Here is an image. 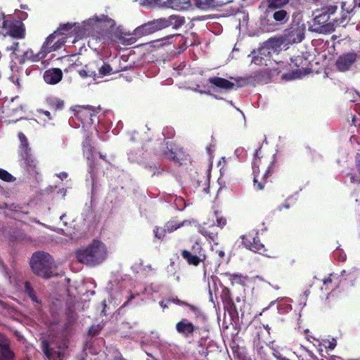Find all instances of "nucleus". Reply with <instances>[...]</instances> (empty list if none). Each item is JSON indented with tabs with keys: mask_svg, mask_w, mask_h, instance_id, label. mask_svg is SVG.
I'll return each instance as SVG.
<instances>
[{
	"mask_svg": "<svg viewBox=\"0 0 360 360\" xmlns=\"http://www.w3.org/2000/svg\"><path fill=\"white\" fill-rule=\"evenodd\" d=\"M360 8V0H334L326 3L314 19L320 32L331 33L335 27L345 26Z\"/></svg>",
	"mask_w": 360,
	"mask_h": 360,
	"instance_id": "nucleus-1",
	"label": "nucleus"
},
{
	"mask_svg": "<svg viewBox=\"0 0 360 360\" xmlns=\"http://www.w3.org/2000/svg\"><path fill=\"white\" fill-rule=\"evenodd\" d=\"M290 0H264L266 8L261 15L259 24L266 30L271 31L276 26L286 24L290 19V12L288 6Z\"/></svg>",
	"mask_w": 360,
	"mask_h": 360,
	"instance_id": "nucleus-2",
	"label": "nucleus"
},
{
	"mask_svg": "<svg viewBox=\"0 0 360 360\" xmlns=\"http://www.w3.org/2000/svg\"><path fill=\"white\" fill-rule=\"evenodd\" d=\"M185 23L184 17L172 15L168 18H158L146 22L134 30V35L139 39L143 36L153 34L162 29L172 27L174 30L181 27Z\"/></svg>",
	"mask_w": 360,
	"mask_h": 360,
	"instance_id": "nucleus-3",
	"label": "nucleus"
},
{
	"mask_svg": "<svg viewBox=\"0 0 360 360\" xmlns=\"http://www.w3.org/2000/svg\"><path fill=\"white\" fill-rule=\"evenodd\" d=\"M75 255L77 259L80 263L94 266L101 264L105 259L107 250L103 242L98 240H94L85 248L77 250Z\"/></svg>",
	"mask_w": 360,
	"mask_h": 360,
	"instance_id": "nucleus-4",
	"label": "nucleus"
},
{
	"mask_svg": "<svg viewBox=\"0 0 360 360\" xmlns=\"http://www.w3.org/2000/svg\"><path fill=\"white\" fill-rule=\"evenodd\" d=\"M30 266L33 272L40 277L49 278L58 276L53 257L44 251H38L32 255Z\"/></svg>",
	"mask_w": 360,
	"mask_h": 360,
	"instance_id": "nucleus-5",
	"label": "nucleus"
},
{
	"mask_svg": "<svg viewBox=\"0 0 360 360\" xmlns=\"http://www.w3.org/2000/svg\"><path fill=\"white\" fill-rule=\"evenodd\" d=\"M242 245L248 250L267 257H270L269 250L262 243L259 237V232L250 231L240 236Z\"/></svg>",
	"mask_w": 360,
	"mask_h": 360,
	"instance_id": "nucleus-6",
	"label": "nucleus"
},
{
	"mask_svg": "<svg viewBox=\"0 0 360 360\" xmlns=\"http://www.w3.org/2000/svg\"><path fill=\"white\" fill-rule=\"evenodd\" d=\"M358 58V53L354 50L342 53L335 61V68L340 72H348L357 62Z\"/></svg>",
	"mask_w": 360,
	"mask_h": 360,
	"instance_id": "nucleus-7",
	"label": "nucleus"
},
{
	"mask_svg": "<svg viewBox=\"0 0 360 360\" xmlns=\"http://www.w3.org/2000/svg\"><path fill=\"white\" fill-rule=\"evenodd\" d=\"M305 27L304 24L292 23L283 34V41L286 44L301 42L304 38Z\"/></svg>",
	"mask_w": 360,
	"mask_h": 360,
	"instance_id": "nucleus-8",
	"label": "nucleus"
},
{
	"mask_svg": "<svg viewBox=\"0 0 360 360\" xmlns=\"http://www.w3.org/2000/svg\"><path fill=\"white\" fill-rule=\"evenodd\" d=\"M99 110L100 108H96L91 105L78 106L75 115L81 121L82 127H85L94 123Z\"/></svg>",
	"mask_w": 360,
	"mask_h": 360,
	"instance_id": "nucleus-9",
	"label": "nucleus"
},
{
	"mask_svg": "<svg viewBox=\"0 0 360 360\" xmlns=\"http://www.w3.org/2000/svg\"><path fill=\"white\" fill-rule=\"evenodd\" d=\"M58 33V31H54L46 39L42 44L41 49L45 56L51 52L60 49L65 44V37H60Z\"/></svg>",
	"mask_w": 360,
	"mask_h": 360,
	"instance_id": "nucleus-10",
	"label": "nucleus"
},
{
	"mask_svg": "<svg viewBox=\"0 0 360 360\" xmlns=\"http://www.w3.org/2000/svg\"><path fill=\"white\" fill-rule=\"evenodd\" d=\"M176 332L184 338H190L193 333L199 330V327L187 319L183 318L179 321L175 326Z\"/></svg>",
	"mask_w": 360,
	"mask_h": 360,
	"instance_id": "nucleus-11",
	"label": "nucleus"
},
{
	"mask_svg": "<svg viewBox=\"0 0 360 360\" xmlns=\"http://www.w3.org/2000/svg\"><path fill=\"white\" fill-rule=\"evenodd\" d=\"M6 34L15 39H24L25 37V25L20 20H15L7 23Z\"/></svg>",
	"mask_w": 360,
	"mask_h": 360,
	"instance_id": "nucleus-12",
	"label": "nucleus"
},
{
	"mask_svg": "<svg viewBox=\"0 0 360 360\" xmlns=\"http://www.w3.org/2000/svg\"><path fill=\"white\" fill-rule=\"evenodd\" d=\"M265 168L264 172H255L253 174L254 188L257 191H262L265 187L267 182V179L271 175V169L269 168L267 165H264Z\"/></svg>",
	"mask_w": 360,
	"mask_h": 360,
	"instance_id": "nucleus-13",
	"label": "nucleus"
},
{
	"mask_svg": "<svg viewBox=\"0 0 360 360\" xmlns=\"http://www.w3.org/2000/svg\"><path fill=\"white\" fill-rule=\"evenodd\" d=\"M260 155L261 148H259L257 149L254 153V158L252 164V172H264L265 168H264V165H267L268 167L271 169L272 161L269 160L267 158Z\"/></svg>",
	"mask_w": 360,
	"mask_h": 360,
	"instance_id": "nucleus-14",
	"label": "nucleus"
},
{
	"mask_svg": "<svg viewBox=\"0 0 360 360\" xmlns=\"http://www.w3.org/2000/svg\"><path fill=\"white\" fill-rule=\"evenodd\" d=\"M23 160L24 168L26 169V171L29 173L30 175L37 178V176L39 174V167L38 165L37 161L30 153L25 154Z\"/></svg>",
	"mask_w": 360,
	"mask_h": 360,
	"instance_id": "nucleus-15",
	"label": "nucleus"
},
{
	"mask_svg": "<svg viewBox=\"0 0 360 360\" xmlns=\"http://www.w3.org/2000/svg\"><path fill=\"white\" fill-rule=\"evenodd\" d=\"M41 349L49 360H62L64 356L63 352L51 347L48 340L41 341Z\"/></svg>",
	"mask_w": 360,
	"mask_h": 360,
	"instance_id": "nucleus-16",
	"label": "nucleus"
},
{
	"mask_svg": "<svg viewBox=\"0 0 360 360\" xmlns=\"http://www.w3.org/2000/svg\"><path fill=\"white\" fill-rule=\"evenodd\" d=\"M45 57L41 49L37 53H34L32 49H29L24 51L22 55L18 56L16 58H18L19 63L23 64L27 61L37 62L44 59Z\"/></svg>",
	"mask_w": 360,
	"mask_h": 360,
	"instance_id": "nucleus-17",
	"label": "nucleus"
},
{
	"mask_svg": "<svg viewBox=\"0 0 360 360\" xmlns=\"http://www.w3.org/2000/svg\"><path fill=\"white\" fill-rule=\"evenodd\" d=\"M233 1L234 0H194V2L197 8L205 10L222 6Z\"/></svg>",
	"mask_w": 360,
	"mask_h": 360,
	"instance_id": "nucleus-18",
	"label": "nucleus"
},
{
	"mask_svg": "<svg viewBox=\"0 0 360 360\" xmlns=\"http://www.w3.org/2000/svg\"><path fill=\"white\" fill-rule=\"evenodd\" d=\"M198 231L210 241L215 242L218 239L219 229L214 224L207 225V224H204L199 227Z\"/></svg>",
	"mask_w": 360,
	"mask_h": 360,
	"instance_id": "nucleus-19",
	"label": "nucleus"
},
{
	"mask_svg": "<svg viewBox=\"0 0 360 360\" xmlns=\"http://www.w3.org/2000/svg\"><path fill=\"white\" fill-rule=\"evenodd\" d=\"M63 78L62 70L59 68H52L45 71L44 74V81L49 84H56Z\"/></svg>",
	"mask_w": 360,
	"mask_h": 360,
	"instance_id": "nucleus-20",
	"label": "nucleus"
},
{
	"mask_svg": "<svg viewBox=\"0 0 360 360\" xmlns=\"http://www.w3.org/2000/svg\"><path fill=\"white\" fill-rule=\"evenodd\" d=\"M181 255L182 258L189 264L192 266H197L200 264V262H204L207 258L206 256L200 255H193L188 252V250H183L181 252Z\"/></svg>",
	"mask_w": 360,
	"mask_h": 360,
	"instance_id": "nucleus-21",
	"label": "nucleus"
},
{
	"mask_svg": "<svg viewBox=\"0 0 360 360\" xmlns=\"http://www.w3.org/2000/svg\"><path fill=\"white\" fill-rule=\"evenodd\" d=\"M208 82L216 87L224 89L226 91L232 90L235 87V84L226 79L212 77L208 79Z\"/></svg>",
	"mask_w": 360,
	"mask_h": 360,
	"instance_id": "nucleus-22",
	"label": "nucleus"
},
{
	"mask_svg": "<svg viewBox=\"0 0 360 360\" xmlns=\"http://www.w3.org/2000/svg\"><path fill=\"white\" fill-rule=\"evenodd\" d=\"M167 147L164 150V154L167 159L172 161L175 165H181V152L180 150H174L172 147L173 143L167 142Z\"/></svg>",
	"mask_w": 360,
	"mask_h": 360,
	"instance_id": "nucleus-23",
	"label": "nucleus"
},
{
	"mask_svg": "<svg viewBox=\"0 0 360 360\" xmlns=\"http://www.w3.org/2000/svg\"><path fill=\"white\" fill-rule=\"evenodd\" d=\"M165 5L168 8L181 11L188 9L191 6V0H167Z\"/></svg>",
	"mask_w": 360,
	"mask_h": 360,
	"instance_id": "nucleus-24",
	"label": "nucleus"
},
{
	"mask_svg": "<svg viewBox=\"0 0 360 360\" xmlns=\"http://www.w3.org/2000/svg\"><path fill=\"white\" fill-rule=\"evenodd\" d=\"M225 275L229 278L232 285L238 284L242 286H245L249 281L248 276H243L240 274L226 273Z\"/></svg>",
	"mask_w": 360,
	"mask_h": 360,
	"instance_id": "nucleus-25",
	"label": "nucleus"
},
{
	"mask_svg": "<svg viewBox=\"0 0 360 360\" xmlns=\"http://www.w3.org/2000/svg\"><path fill=\"white\" fill-rule=\"evenodd\" d=\"M294 353L297 355L298 360L317 359L314 353L303 345H300L298 350Z\"/></svg>",
	"mask_w": 360,
	"mask_h": 360,
	"instance_id": "nucleus-26",
	"label": "nucleus"
},
{
	"mask_svg": "<svg viewBox=\"0 0 360 360\" xmlns=\"http://www.w3.org/2000/svg\"><path fill=\"white\" fill-rule=\"evenodd\" d=\"M117 39L123 45H131L139 39L138 37L134 35V31L132 33L120 32L117 35Z\"/></svg>",
	"mask_w": 360,
	"mask_h": 360,
	"instance_id": "nucleus-27",
	"label": "nucleus"
},
{
	"mask_svg": "<svg viewBox=\"0 0 360 360\" xmlns=\"http://www.w3.org/2000/svg\"><path fill=\"white\" fill-rule=\"evenodd\" d=\"M75 26L76 23L68 22L60 25L56 31L59 32L58 35L60 37H65L66 39L68 36L73 34V32L75 31Z\"/></svg>",
	"mask_w": 360,
	"mask_h": 360,
	"instance_id": "nucleus-28",
	"label": "nucleus"
},
{
	"mask_svg": "<svg viewBox=\"0 0 360 360\" xmlns=\"http://www.w3.org/2000/svg\"><path fill=\"white\" fill-rule=\"evenodd\" d=\"M190 224H191V221H189L188 220H184L182 221H179L174 219L170 221H168L166 223L165 227L166 228L167 232L172 233L182 226H184L186 225H190Z\"/></svg>",
	"mask_w": 360,
	"mask_h": 360,
	"instance_id": "nucleus-29",
	"label": "nucleus"
},
{
	"mask_svg": "<svg viewBox=\"0 0 360 360\" xmlns=\"http://www.w3.org/2000/svg\"><path fill=\"white\" fill-rule=\"evenodd\" d=\"M172 301L177 305L187 307L190 311H191L193 313H194V314L195 315L196 317H199L201 315H202V312L201 309H200V307L195 306L193 304H189L185 301L181 300L177 297L175 298H173L172 300Z\"/></svg>",
	"mask_w": 360,
	"mask_h": 360,
	"instance_id": "nucleus-30",
	"label": "nucleus"
},
{
	"mask_svg": "<svg viewBox=\"0 0 360 360\" xmlns=\"http://www.w3.org/2000/svg\"><path fill=\"white\" fill-rule=\"evenodd\" d=\"M14 353L11 350L10 343H0V360H11Z\"/></svg>",
	"mask_w": 360,
	"mask_h": 360,
	"instance_id": "nucleus-31",
	"label": "nucleus"
},
{
	"mask_svg": "<svg viewBox=\"0 0 360 360\" xmlns=\"http://www.w3.org/2000/svg\"><path fill=\"white\" fill-rule=\"evenodd\" d=\"M46 103L48 106L55 111L61 110L64 108V101L60 98H48Z\"/></svg>",
	"mask_w": 360,
	"mask_h": 360,
	"instance_id": "nucleus-32",
	"label": "nucleus"
},
{
	"mask_svg": "<svg viewBox=\"0 0 360 360\" xmlns=\"http://www.w3.org/2000/svg\"><path fill=\"white\" fill-rule=\"evenodd\" d=\"M25 292L32 300L33 302L40 303V301L37 298L34 288H32L31 283L29 281H26L25 283Z\"/></svg>",
	"mask_w": 360,
	"mask_h": 360,
	"instance_id": "nucleus-33",
	"label": "nucleus"
},
{
	"mask_svg": "<svg viewBox=\"0 0 360 360\" xmlns=\"http://www.w3.org/2000/svg\"><path fill=\"white\" fill-rule=\"evenodd\" d=\"M188 252L193 255H200L206 256L205 250L203 249L202 245L198 242L195 241V243L191 246V250H188Z\"/></svg>",
	"mask_w": 360,
	"mask_h": 360,
	"instance_id": "nucleus-34",
	"label": "nucleus"
},
{
	"mask_svg": "<svg viewBox=\"0 0 360 360\" xmlns=\"http://www.w3.org/2000/svg\"><path fill=\"white\" fill-rule=\"evenodd\" d=\"M167 232V231L165 227H161L158 226H155V228L153 229V234L155 239L159 241H162Z\"/></svg>",
	"mask_w": 360,
	"mask_h": 360,
	"instance_id": "nucleus-35",
	"label": "nucleus"
},
{
	"mask_svg": "<svg viewBox=\"0 0 360 360\" xmlns=\"http://www.w3.org/2000/svg\"><path fill=\"white\" fill-rule=\"evenodd\" d=\"M285 41H283V35L280 38H271L266 42L267 47L278 48Z\"/></svg>",
	"mask_w": 360,
	"mask_h": 360,
	"instance_id": "nucleus-36",
	"label": "nucleus"
},
{
	"mask_svg": "<svg viewBox=\"0 0 360 360\" xmlns=\"http://www.w3.org/2000/svg\"><path fill=\"white\" fill-rule=\"evenodd\" d=\"M18 136L20 142V148L24 150L25 154L30 153V148L26 136L22 132H19Z\"/></svg>",
	"mask_w": 360,
	"mask_h": 360,
	"instance_id": "nucleus-37",
	"label": "nucleus"
},
{
	"mask_svg": "<svg viewBox=\"0 0 360 360\" xmlns=\"http://www.w3.org/2000/svg\"><path fill=\"white\" fill-rule=\"evenodd\" d=\"M214 217L217 223L216 226L221 229L226 224V219L223 216L221 212L218 210L214 211Z\"/></svg>",
	"mask_w": 360,
	"mask_h": 360,
	"instance_id": "nucleus-38",
	"label": "nucleus"
},
{
	"mask_svg": "<svg viewBox=\"0 0 360 360\" xmlns=\"http://www.w3.org/2000/svg\"><path fill=\"white\" fill-rule=\"evenodd\" d=\"M295 204L296 198H295L293 196H290L285 200L283 205L278 207V210L279 211H281L283 208L288 210L294 207Z\"/></svg>",
	"mask_w": 360,
	"mask_h": 360,
	"instance_id": "nucleus-39",
	"label": "nucleus"
},
{
	"mask_svg": "<svg viewBox=\"0 0 360 360\" xmlns=\"http://www.w3.org/2000/svg\"><path fill=\"white\" fill-rule=\"evenodd\" d=\"M0 179L6 182H13L15 178L8 171L0 168Z\"/></svg>",
	"mask_w": 360,
	"mask_h": 360,
	"instance_id": "nucleus-40",
	"label": "nucleus"
},
{
	"mask_svg": "<svg viewBox=\"0 0 360 360\" xmlns=\"http://www.w3.org/2000/svg\"><path fill=\"white\" fill-rule=\"evenodd\" d=\"M112 72L111 66L108 63H103L101 67L98 68V73L101 76H105L110 75Z\"/></svg>",
	"mask_w": 360,
	"mask_h": 360,
	"instance_id": "nucleus-41",
	"label": "nucleus"
},
{
	"mask_svg": "<svg viewBox=\"0 0 360 360\" xmlns=\"http://www.w3.org/2000/svg\"><path fill=\"white\" fill-rule=\"evenodd\" d=\"M290 60L297 68H302L303 63H307V59L302 56H294L290 58Z\"/></svg>",
	"mask_w": 360,
	"mask_h": 360,
	"instance_id": "nucleus-42",
	"label": "nucleus"
},
{
	"mask_svg": "<svg viewBox=\"0 0 360 360\" xmlns=\"http://www.w3.org/2000/svg\"><path fill=\"white\" fill-rule=\"evenodd\" d=\"M86 69H82L79 70V75L82 77H96V73L94 70H91L89 69L88 65H85Z\"/></svg>",
	"mask_w": 360,
	"mask_h": 360,
	"instance_id": "nucleus-43",
	"label": "nucleus"
},
{
	"mask_svg": "<svg viewBox=\"0 0 360 360\" xmlns=\"http://www.w3.org/2000/svg\"><path fill=\"white\" fill-rule=\"evenodd\" d=\"M277 309L281 314L288 313L292 309L290 304L286 303H279L277 305Z\"/></svg>",
	"mask_w": 360,
	"mask_h": 360,
	"instance_id": "nucleus-44",
	"label": "nucleus"
},
{
	"mask_svg": "<svg viewBox=\"0 0 360 360\" xmlns=\"http://www.w3.org/2000/svg\"><path fill=\"white\" fill-rule=\"evenodd\" d=\"M335 277V275H333V274H330L327 278L323 279V285L325 286L326 289H330V288L333 289L334 288L336 287V285H335L334 287L329 286L333 283Z\"/></svg>",
	"mask_w": 360,
	"mask_h": 360,
	"instance_id": "nucleus-45",
	"label": "nucleus"
},
{
	"mask_svg": "<svg viewBox=\"0 0 360 360\" xmlns=\"http://www.w3.org/2000/svg\"><path fill=\"white\" fill-rule=\"evenodd\" d=\"M266 58L261 56H255L252 58V63L257 65H266Z\"/></svg>",
	"mask_w": 360,
	"mask_h": 360,
	"instance_id": "nucleus-46",
	"label": "nucleus"
},
{
	"mask_svg": "<svg viewBox=\"0 0 360 360\" xmlns=\"http://www.w3.org/2000/svg\"><path fill=\"white\" fill-rule=\"evenodd\" d=\"M18 48H19V43L18 42H13V44L11 46H8L6 48V50L12 51V53L15 55L16 57H18V56H19L18 53V52L19 51V49Z\"/></svg>",
	"mask_w": 360,
	"mask_h": 360,
	"instance_id": "nucleus-47",
	"label": "nucleus"
},
{
	"mask_svg": "<svg viewBox=\"0 0 360 360\" xmlns=\"http://www.w3.org/2000/svg\"><path fill=\"white\" fill-rule=\"evenodd\" d=\"M257 56H261L266 58V60L269 59L270 58V51L267 50V48L262 47L259 49Z\"/></svg>",
	"mask_w": 360,
	"mask_h": 360,
	"instance_id": "nucleus-48",
	"label": "nucleus"
},
{
	"mask_svg": "<svg viewBox=\"0 0 360 360\" xmlns=\"http://www.w3.org/2000/svg\"><path fill=\"white\" fill-rule=\"evenodd\" d=\"M94 20L98 22H110L111 19L106 15H101L100 16H94Z\"/></svg>",
	"mask_w": 360,
	"mask_h": 360,
	"instance_id": "nucleus-49",
	"label": "nucleus"
},
{
	"mask_svg": "<svg viewBox=\"0 0 360 360\" xmlns=\"http://www.w3.org/2000/svg\"><path fill=\"white\" fill-rule=\"evenodd\" d=\"M272 349V354L273 355L278 359V360H290L285 357H284L281 352L278 351V349L274 348V347H271Z\"/></svg>",
	"mask_w": 360,
	"mask_h": 360,
	"instance_id": "nucleus-50",
	"label": "nucleus"
},
{
	"mask_svg": "<svg viewBox=\"0 0 360 360\" xmlns=\"http://www.w3.org/2000/svg\"><path fill=\"white\" fill-rule=\"evenodd\" d=\"M8 23V20L5 19V15L4 13L0 12V28H6Z\"/></svg>",
	"mask_w": 360,
	"mask_h": 360,
	"instance_id": "nucleus-51",
	"label": "nucleus"
},
{
	"mask_svg": "<svg viewBox=\"0 0 360 360\" xmlns=\"http://www.w3.org/2000/svg\"><path fill=\"white\" fill-rule=\"evenodd\" d=\"M37 112L39 114L45 115L48 118L49 120H52V117H51V113H50L49 111L45 110H43V109H39V110H37Z\"/></svg>",
	"mask_w": 360,
	"mask_h": 360,
	"instance_id": "nucleus-52",
	"label": "nucleus"
},
{
	"mask_svg": "<svg viewBox=\"0 0 360 360\" xmlns=\"http://www.w3.org/2000/svg\"><path fill=\"white\" fill-rule=\"evenodd\" d=\"M350 182L353 184H360V178H356L355 176L351 174Z\"/></svg>",
	"mask_w": 360,
	"mask_h": 360,
	"instance_id": "nucleus-53",
	"label": "nucleus"
},
{
	"mask_svg": "<svg viewBox=\"0 0 360 360\" xmlns=\"http://www.w3.org/2000/svg\"><path fill=\"white\" fill-rule=\"evenodd\" d=\"M0 343H9L8 338L2 333H0Z\"/></svg>",
	"mask_w": 360,
	"mask_h": 360,
	"instance_id": "nucleus-54",
	"label": "nucleus"
},
{
	"mask_svg": "<svg viewBox=\"0 0 360 360\" xmlns=\"http://www.w3.org/2000/svg\"><path fill=\"white\" fill-rule=\"evenodd\" d=\"M216 254H217L219 259H223L225 256V252L222 250H216Z\"/></svg>",
	"mask_w": 360,
	"mask_h": 360,
	"instance_id": "nucleus-55",
	"label": "nucleus"
},
{
	"mask_svg": "<svg viewBox=\"0 0 360 360\" xmlns=\"http://www.w3.org/2000/svg\"><path fill=\"white\" fill-rule=\"evenodd\" d=\"M223 295L225 297L226 300H230V290L228 288L224 289Z\"/></svg>",
	"mask_w": 360,
	"mask_h": 360,
	"instance_id": "nucleus-56",
	"label": "nucleus"
},
{
	"mask_svg": "<svg viewBox=\"0 0 360 360\" xmlns=\"http://www.w3.org/2000/svg\"><path fill=\"white\" fill-rule=\"evenodd\" d=\"M336 345L335 342H329L328 345L326 346V347L329 348L330 349H333Z\"/></svg>",
	"mask_w": 360,
	"mask_h": 360,
	"instance_id": "nucleus-57",
	"label": "nucleus"
},
{
	"mask_svg": "<svg viewBox=\"0 0 360 360\" xmlns=\"http://www.w3.org/2000/svg\"><path fill=\"white\" fill-rule=\"evenodd\" d=\"M339 259V261H340V262H344V261H345V259H346V255H345V254H344V255H341L340 256V257H339V259Z\"/></svg>",
	"mask_w": 360,
	"mask_h": 360,
	"instance_id": "nucleus-58",
	"label": "nucleus"
},
{
	"mask_svg": "<svg viewBox=\"0 0 360 360\" xmlns=\"http://www.w3.org/2000/svg\"><path fill=\"white\" fill-rule=\"evenodd\" d=\"M160 305L163 309L167 308V306L165 304L164 301L160 302Z\"/></svg>",
	"mask_w": 360,
	"mask_h": 360,
	"instance_id": "nucleus-59",
	"label": "nucleus"
},
{
	"mask_svg": "<svg viewBox=\"0 0 360 360\" xmlns=\"http://www.w3.org/2000/svg\"><path fill=\"white\" fill-rule=\"evenodd\" d=\"M174 135V131L171 129V131L169 132L168 138H172Z\"/></svg>",
	"mask_w": 360,
	"mask_h": 360,
	"instance_id": "nucleus-60",
	"label": "nucleus"
},
{
	"mask_svg": "<svg viewBox=\"0 0 360 360\" xmlns=\"http://www.w3.org/2000/svg\"><path fill=\"white\" fill-rule=\"evenodd\" d=\"M14 82L16 84V85H17L18 86H20V82H19V79H18V78H17V79H16V81H15V82Z\"/></svg>",
	"mask_w": 360,
	"mask_h": 360,
	"instance_id": "nucleus-61",
	"label": "nucleus"
},
{
	"mask_svg": "<svg viewBox=\"0 0 360 360\" xmlns=\"http://www.w3.org/2000/svg\"><path fill=\"white\" fill-rule=\"evenodd\" d=\"M134 295H132V294H131V295H130V297H129V298L128 301L131 300H132V299H134Z\"/></svg>",
	"mask_w": 360,
	"mask_h": 360,
	"instance_id": "nucleus-62",
	"label": "nucleus"
},
{
	"mask_svg": "<svg viewBox=\"0 0 360 360\" xmlns=\"http://www.w3.org/2000/svg\"><path fill=\"white\" fill-rule=\"evenodd\" d=\"M62 176L67 177L68 174L65 172L61 174Z\"/></svg>",
	"mask_w": 360,
	"mask_h": 360,
	"instance_id": "nucleus-63",
	"label": "nucleus"
},
{
	"mask_svg": "<svg viewBox=\"0 0 360 360\" xmlns=\"http://www.w3.org/2000/svg\"><path fill=\"white\" fill-rule=\"evenodd\" d=\"M346 273V271L345 270H343L342 272H341V274L342 276H344Z\"/></svg>",
	"mask_w": 360,
	"mask_h": 360,
	"instance_id": "nucleus-64",
	"label": "nucleus"
}]
</instances>
